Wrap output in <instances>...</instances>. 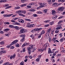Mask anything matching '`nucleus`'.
<instances>
[{"label": "nucleus", "mask_w": 65, "mask_h": 65, "mask_svg": "<svg viewBox=\"0 0 65 65\" xmlns=\"http://www.w3.org/2000/svg\"><path fill=\"white\" fill-rule=\"evenodd\" d=\"M41 29H42V28H35L34 29H33L31 31V32H32V33H34V32H35V31H40V30H41Z\"/></svg>", "instance_id": "1"}, {"label": "nucleus", "mask_w": 65, "mask_h": 65, "mask_svg": "<svg viewBox=\"0 0 65 65\" xmlns=\"http://www.w3.org/2000/svg\"><path fill=\"white\" fill-rule=\"evenodd\" d=\"M51 28H50L47 30V32L46 34V36H49L50 35V33L51 32Z\"/></svg>", "instance_id": "2"}, {"label": "nucleus", "mask_w": 65, "mask_h": 65, "mask_svg": "<svg viewBox=\"0 0 65 65\" xmlns=\"http://www.w3.org/2000/svg\"><path fill=\"white\" fill-rule=\"evenodd\" d=\"M63 9L64 8L63 7L59 8L58 9V12H61L62 11H63Z\"/></svg>", "instance_id": "3"}, {"label": "nucleus", "mask_w": 65, "mask_h": 65, "mask_svg": "<svg viewBox=\"0 0 65 65\" xmlns=\"http://www.w3.org/2000/svg\"><path fill=\"white\" fill-rule=\"evenodd\" d=\"M61 23H62V21L61 20L59 21L58 23V25L60 26L59 27V29H62V26H62V24H61Z\"/></svg>", "instance_id": "4"}, {"label": "nucleus", "mask_w": 65, "mask_h": 65, "mask_svg": "<svg viewBox=\"0 0 65 65\" xmlns=\"http://www.w3.org/2000/svg\"><path fill=\"white\" fill-rule=\"evenodd\" d=\"M46 49V47H45L44 48H42L41 49H38V51H39L40 52H42L44 51H45Z\"/></svg>", "instance_id": "5"}, {"label": "nucleus", "mask_w": 65, "mask_h": 65, "mask_svg": "<svg viewBox=\"0 0 65 65\" xmlns=\"http://www.w3.org/2000/svg\"><path fill=\"white\" fill-rule=\"evenodd\" d=\"M18 40H14L10 44V45H13V44H14L15 43H16L18 42Z\"/></svg>", "instance_id": "6"}, {"label": "nucleus", "mask_w": 65, "mask_h": 65, "mask_svg": "<svg viewBox=\"0 0 65 65\" xmlns=\"http://www.w3.org/2000/svg\"><path fill=\"white\" fill-rule=\"evenodd\" d=\"M27 49L28 50V53L29 55H30L31 52V47H28L27 48Z\"/></svg>", "instance_id": "7"}, {"label": "nucleus", "mask_w": 65, "mask_h": 65, "mask_svg": "<svg viewBox=\"0 0 65 65\" xmlns=\"http://www.w3.org/2000/svg\"><path fill=\"white\" fill-rule=\"evenodd\" d=\"M45 5L44 4H42V6H40L39 7H38L37 8V9H39L40 8H42V7H44V5Z\"/></svg>", "instance_id": "8"}, {"label": "nucleus", "mask_w": 65, "mask_h": 65, "mask_svg": "<svg viewBox=\"0 0 65 65\" xmlns=\"http://www.w3.org/2000/svg\"><path fill=\"white\" fill-rule=\"evenodd\" d=\"M57 17H58L57 15H54L52 17V19H53V20H55V19H56V18H57Z\"/></svg>", "instance_id": "9"}, {"label": "nucleus", "mask_w": 65, "mask_h": 65, "mask_svg": "<svg viewBox=\"0 0 65 65\" xmlns=\"http://www.w3.org/2000/svg\"><path fill=\"white\" fill-rule=\"evenodd\" d=\"M15 29H16V30H19V29H20V28H19V27L18 26H14V28Z\"/></svg>", "instance_id": "10"}, {"label": "nucleus", "mask_w": 65, "mask_h": 65, "mask_svg": "<svg viewBox=\"0 0 65 65\" xmlns=\"http://www.w3.org/2000/svg\"><path fill=\"white\" fill-rule=\"evenodd\" d=\"M28 44V43L26 42L24 43L22 45V47H24V46H26V45H27Z\"/></svg>", "instance_id": "11"}, {"label": "nucleus", "mask_w": 65, "mask_h": 65, "mask_svg": "<svg viewBox=\"0 0 65 65\" xmlns=\"http://www.w3.org/2000/svg\"><path fill=\"white\" fill-rule=\"evenodd\" d=\"M52 52L51 50V48H49L48 49V54H52Z\"/></svg>", "instance_id": "12"}, {"label": "nucleus", "mask_w": 65, "mask_h": 65, "mask_svg": "<svg viewBox=\"0 0 65 65\" xmlns=\"http://www.w3.org/2000/svg\"><path fill=\"white\" fill-rule=\"evenodd\" d=\"M55 13H56V11H55V10H53L52 11V14H53V15H54V14H55Z\"/></svg>", "instance_id": "13"}, {"label": "nucleus", "mask_w": 65, "mask_h": 65, "mask_svg": "<svg viewBox=\"0 0 65 65\" xmlns=\"http://www.w3.org/2000/svg\"><path fill=\"white\" fill-rule=\"evenodd\" d=\"M1 54H4V53H6V52L5 51H0Z\"/></svg>", "instance_id": "14"}, {"label": "nucleus", "mask_w": 65, "mask_h": 65, "mask_svg": "<svg viewBox=\"0 0 65 65\" xmlns=\"http://www.w3.org/2000/svg\"><path fill=\"white\" fill-rule=\"evenodd\" d=\"M20 37H23V38H25V34H21L20 35Z\"/></svg>", "instance_id": "15"}, {"label": "nucleus", "mask_w": 65, "mask_h": 65, "mask_svg": "<svg viewBox=\"0 0 65 65\" xmlns=\"http://www.w3.org/2000/svg\"><path fill=\"white\" fill-rule=\"evenodd\" d=\"M36 50V48H32L31 50L32 53H33V52H35V51Z\"/></svg>", "instance_id": "16"}, {"label": "nucleus", "mask_w": 65, "mask_h": 65, "mask_svg": "<svg viewBox=\"0 0 65 65\" xmlns=\"http://www.w3.org/2000/svg\"><path fill=\"white\" fill-rule=\"evenodd\" d=\"M41 34L40 33V34H39L38 36V38H40L41 36Z\"/></svg>", "instance_id": "17"}, {"label": "nucleus", "mask_w": 65, "mask_h": 65, "mask_svg": "<svg viewBox=\"0 0 65 65\" xmlns=\"http://www.w3.org/2000/svg\"><path fill=\"white\" fill-rule=\"evenodd\" d=\"M9 30H10L9 29L6 28L4 30V32H6V31H9Z\"/></svg>", "instance_id": "18"}, {"label": "nucleus", "mask_w": 65, "mask_h": 65, "mask_svg": "<svg viewBox=\"0 0 65 65\" xmlns=\"http://www.w3.org/2000/svg\"><path fill=\"white\" fill-rule=\"evenodd\" d=\"M6 2V1L5 0H2L0 1V3Z\"/></svg>", "instance_id": "19"}, {"label": "nucleus", "mask_w": 65, "mask_h": 65, "mask_svg": "<svg viewBox=\"0 0 65 65\" xmlns=\"http://www.w3.org/2000/svg\"><path fill=\"white\" fill-rule=\"evenodd\" d=\"M29 5L30 6L34 5H35V4L34 3H29Z\"/></svg>", "instance_id": "20"}, {"label": "nucleus", "mask_w": 65, "mask_h": 65, "mask_svg": "<svg viewBox=\"0 0 65 65\" xmlns=\"http://www.w3.org/2000/svg\"><path fill=\"white\" fill-rule=\"evenodd\" d=\"M20 31V32H21L22 33H24V31H25V29L24 28L22 29H21Z\"/></svg>", "instance_id": "21"}, {"label": "nucleus", "mask_w": 65, "mask_h": 65, "mask_svg": "<svg viewBox=\"0 0 65 65\" xmlns=\"http://www.w3.org/2000/svg\"><path fill=\"white\" fill-rule=\"evenodd\" d=\"M14 56H13V55H12V56H11L10 57V59H14Z\"/></svg>", "instance_id": "22"}, {"label": "nucleus", "mask_w": 65, "mask_h": 65, "mask_svg": "<svg viewBox=\"0 0 65 65\" xmlns=\"http://www.w3.org/2000/svg\"><path fill=\"white\" fill-rule=\"evenodd\" d=\"M24 40H25V38H23L21 39L20 41L21 42H24Z\"/></svg>", "instance_id": "23"}, {"label": "nucleus", "mask_w": 65, "mask_h": 65, "mask_svg": "<svg viewBox=\"0 0 65 65\" xmlns=\"http://www.w3.org/2000/svg\"><path fill=\"white\" fill-rule=\"evenodd\" d=\"M4 42L3 41H2L0 42V44L1 45H4Z\"/></svg>", "instance_id": "24"}, {"label": "nucleus", "mask_w": 65, "mask_h": 65, "mask_svg": "<svg viewBox=\"0 0 65 65\" xmlns=\"http://www.w3.org/2000/svg\"><path fill=\"white\" fill-rule=\"evenodd\" d=\"M20 7L19 6L16 7L14 8V9H20Z\"/></svg>", "instance_id": "25"}, {"label": "nucleus", "mask_w": 65, "mask_h": 65, "mask_svg": "<svg viewBox=\"0 0 65 65\" xmlns=\"http://www.w3.org/2000/svg\"><path fill=\"white\" fill-rule=\"evenodd\" d=\"M9 27L11 28H14V26L12 25H10L9 26Z\"/></svg>", "instance_id": "26"}, {"label": "nucleus", "mask_w": 65, "mask_h": 65, "mask_svg": "<svg viewBox=\"0 0 65 65\" xmlns=\"http://www.w3.org/2000/svg\"><path fill=\"white\" fill-rule=\"evenodd\" d=\"M22 12V11L21 10L17 11L16 12V13H21Z\"/></svg>", "instance_id": "27"}, {"label": "nucleus", "mask_w": 65, "mask_h": 65, "mask_svg": "<svg viewBox=\"0 0 65 65\" xmlns=\"http://www.w3.org/2000/svg\"><path fill=\"white\" fill-rule=\"evenodd\" d=\"M13 15V14H9L7 15L6 17H9L11 16V15Z\"/></svg>", "instance_id": "28"}, {"label": "nucleus", "mask_w": 65, "mask_h": 65, "mask_svg": "<svg viewBox=\"0 0 65 65\" xmlns=\"http://www.w3.org/2000/svg\"><path fill=\"white\" fill-rule=\"evenodd\" d=\"M25 52V48H23V50L21 51V52Z\"/></svg>", "instance_id": "29"}, {"label": "nucleus", "mask_w": 65, "mask_h": 65, "mask_svg": "<svg viewBox=\"0 0 65 65\" xmlns=\"http://www.w3.org/2000/svg\"><path fill=\"white\" fill-rule=\"evenodd\" d=\"M65 0H58V2H65Z\"/></svg>", "instance_id": "30"}, {"label": "nucleus", "mask_w": 65, "mask_h": 65, "mask_svg": "<svg viewBox=\"0 0 65 65\" xmlns=\"http://www.w3.org/2000/svg\"><path fill=\"white\" fill-rule=\"evenodd\" d=\"M25 20H26V21H28L29 22L31 21V20L28 19H25Z\"/></svg>", "instance_id": "31"}, {"label": "nucleus", "mask_w": 65, "mask_h": 65, "mask_svg": "<svg viewBox=\"0 0 65 65\" xmlns=\"http://www.w3.org/2000/svg\"><path fill=\"white\" fill-rule=\"evenodd\" d=\"M4 24L5 25H6V24H7L8 25H9L10 24V23L9 22H5L4 23Z\"/></svg>", "instance_id": "32"}, {"label": "nucleus", "mask_w": 65, "mask_h": 65, "mask_svg": "<svg viewBox=\"0 0 65 65\" xmlns=\"http://www.w3.org/2000/svg\"><path fill=\"white\" fill-rule=\"evenodd\" d=\"M39 14H42V12L41 11H39L37 12Z\"/></svg>", "instance_id": "33"}, {"label": "nucleus", "mask_w": 65, "mask_h": 65, "mask_svg": "<svg viewBox=\"0 0 65 65\" xmlns=\"http://www.w3.org/2000/svg\"><path fill=\"white\" fill-rule=\"evenodd\" d=\"M44 46H45V47H47V46H48V43H46L45 44Z\"/></svg>", "instance_id": "34"}, {"label": "nucleus", "mask_w": 65, "mask_h": 65, "mask_svg": "<svg viewBox=\"0 0 65 65\" xmlns=\"http://www.w3.org/2000/svg\"><path fill=\"white\" fill-rule=\"evenodd\" d=\"M64 40V38H63L60 40V42H63Z\"/></svg>", "instance_id": "35"}, {"label": "nucleus", "mask_w": 65, "mask_h": 65, "mask_svg": "<svg viewBox=\"0 0 65 65\" xmlns=\"http://www.w3.org/2000/svg\"><path fill=\"white\" fill-rule=\"evenodd\" d=\"M44 12L45 13H47V9H45L44 10Z\"/></svg>", "instance_id": "36"}, {"label": "nucleus", "mask_w": 65, "mask_h": 65, "mask_svg": "<svg viewBox=\"0 0 65 65\" xmlns=\"http://www.w3.org/2000/svg\"><path fill=\"white\" fill-rule=\"evenodd\" d=\"M15 46L17 47H19V44L18 43H17L16 44Z\"/></svg>", "instance_id": "37"}, {"label": "nucleus", "mask_w": 65, "mask_h": 65, "mask_svg": "<svg viewBox=\"0 0 65 65\" xmlns=\"http://www.w3.org/2000/svg\"><path fill=\"white\" fill-rule=\"evenodd\" d=\"M51 40H52V39H51V37H49V41L50 42L51 41Z\"/></svg>", "instance_id": "38"}, {"label": "nucleus", "mask_w": 65, "mask_h": 65, "mask_svg": "<svg viewBox=\"0 0 65 65\" xmlns=\"http://www.w3.org/2000/svg\"><path fill=\"white\" fill-rule=\"evenodd\" d=\"M24 64V62L23 61H22L20 63V65H23Z\"/></svg>", "instance_id": "39"}, {"label": "nucleus", "mask_w": 65, "mask_h": 65, "mask_svg": "<svg viewBox=\"0 0 65 65\" xmlns=\"http://www.w3.org/2000/svg\"><path fill=\"white\" fill-rule=\"evenodd\" d=\"M33 25H34V24H29V28H32L33 27Z\"/></svg>", "instance_id": "40"}, {"label": "nucleus", "mask_w": 65, "mask_h": 65, "mask_svg": "<svg viewBox=\"0 0 65 65\" xmlns=\"http://www.w3.org/2000/svg\"><path fill=\"white\" fill-rule=\"evenodd\" d=\"M26 6V4H24L21 5V7H23V6Z\"/></svg>", "instance_id": "41"}, {"label": "nucleus", "mask_w": 65, "mask_h": 65, "mask_svg": "<svg viewBox=\"0 0 65 65\" xmlns=\"http://www.w3.org/2000/svg\"><path fill=\"white\" fill-rule=\"evenodd\" d=\"M45 33V31H44V30H43L41 32V34H44V33Z\"/></svg>", "instance_id": "42"}, {"label": "nucleus", "mask_w": 65, "mask_h": 65, "mask_svg": "<svg viewBox=\"0 0 65 65\" xmlns=\"http://www.w3.org/2000/svg\"><path fill=\"white\" fill-rule=\"evenodd\" d=\"M19 19V18H14L13 19V20H18Z\"/></svg>", "instance_id": "43"}, {"label": "nucleus", "mask_w": 65, "mask_h": 65, "mask_svg": "<svg viewBox=\"0 0 65 65\" xmlns=\"http://www.w3.org/2000/svg\"><path fill=\"white\" fill-rule=\"evenodd\" d=\"M50 22V20H46L44 21V23H47V22Z\"/></svg>", "instance_id": "44"}, {"label": "nucleus", "mask_w": 65, "mask_h": 65, "mask_svg": "<svg viewBox=\"0 0 65 65\" xmlns=\"http://www.w3.org/2000/svg\"><path fill=\"white\" fill-rule=\"evenodd\" d=\"M11 6H9L8 7H6L5 9H8V8H11Z\"/></svg>", "instance_id": "45"}, {"label": "nucleus", "mask_w": 65, "mask_h": 65, "mask_svg": "<svg viewBox=\"0 0 65 65\" xmlns=\"http://www.w3.org/2000/svg\"><path fill=\"white\" fill-rule=\"evenodd\" d=\"M20 23H24V20L21 19V21Z\"/></svg>", "instance_id": "46"}, {"label": "nucleus", "mask_w": 65, "mask_h": 65, "mask_svg": "<svg viewBox=\"0 0 65 65\" xmlns=\"http://www.w3.org/2000/svg\"><path fill=\"white\" fill-rule=\"evenodd\" d=\"M49 24L50 25H53V24H54V22H50Z\"/></svg>", "instance_id": "47"}, {"label": "nucleus", "mask_w": 65, "mask_h": 65, "mask_svg": "<svg viewBox=\"0 0 65 65\" xmlns=\"http://www.w3.org/2000/svg\"><path fill=\"white\" fill-rule=\"evenodd\" d=\"M37 16V15L36 14H34L33 15V17H36Z\"/></svg>", "instance_id": "48"}, {"label": "nucleus", "mask_w": 65, "mask_h": 65, "mask_svg": "<svg viewBox=\"0 0 65 65\" xmlns=\"http://www.w3.org/2000/svg\"><path fill=\"white\" fill-rule=\"evenodd\" d=\"M40 60V59H39L38 58L36 60V61L37 62H39V61Z\"/></svg>", "instance_id": "49"}, {"label": "nucleus", "mask_w": 65, "mask_h": 65, "mask_svg": "<svg viewBox=\"0 0 65 65\" xmlns=\"http://www.w3.org/2000/svg\"><path fill=\"white\" fill-rule=\"evenodd\" d=\"M57 4H58V3H55L53 4V5H57Z\"/></svg>", "instance_id": "50"}, {"label": "nucleus", "mask_w": 65, "mask_h": 65, "mask_svg": "<svg viewBox=\"0 0 65 65\" xmlns=\"http://www.w3.org/2000/svg\"><path fill=\"white\" fill-rule=\"evenodd\" d=\"M27 8H31V6H27Z\"/></svg>", "instance_id": "51"}, {"label": "nucleus", "mask_w": 65, "mask_h": 65, "mask_svg": "<svg viewBox=\"0 0 65 65\" xmlns=\"http://www.w3.org/2000/svg\"><path fill=\"white\" fill-rule=\"evenodd\" d=\"M11 22H12V23H15L16 22V21H15L14 20H11Z\"/></svg>", "instance_id": "52"}, {"label": "nucleus", "mask_w": 65, "mask_h": 65, "mask_svg": "<svg viewBox=\"0 0 65 65\" xmlns=\"http://www.w3.org/2000/svg\"><path fill=\"white\" fill-rule=\"evenodd\" d=\"M59 30H56L55 31V32L56 33H58V32H59Z\"/></svg>", "instance_id": "53"}, {"label": "nucleus", "mask_w": 65, "mask_h": 65, "mask_svg": "<svg viewBox=\"0 0 65 65\" xmlns=\"http://www.w3.org/2000/svg\"><path fill=\"white\" fill-rule=\"evenodd\" d=\"M62 33L60 34H59V35L60 36V37H62Z\"/></svg>", "instance_id": "54"}, {"label": "nucleus", "mask_w": 65, "mask_h": 65, "mask_svg": "<svg viewBox=\"0 0 65 65\" xmlns=\"http://www.w3.org/2000/svg\"><path fill=\"white\" fill-rule=\"evenodd\" d=\"M14 47L13 46H12L10 48V49H13L14 48Z\"/></svg>", "instance_id": "55"}, {"label": "nucleus", "mask_w": 65, "mask_h": 65, "mask_svg": "<svg viewBox=\"0 0 65 65\" xmlns=\"http://www.w3.org/2000/svg\"><path fill=\"white\" fill-rule=\"evenodd\" d=\"M0 33L1 34H3V33H4V31H0Z\"/></svg>", "instance_id": "56"}, {"label": "nucleus", "mask_w": 65, "mask_h": 65, "mask_svg": "<svg viewBox=\"0 0 65 65\" xmlns=\"http://www.w3.org/2000/svg\"><path fill=\"white\" fill-rule=\"evenodd\" d=\"M15 24H16V25H20V23H19L15 22Z\"/></svg>", "instance_id": "57"}, {"label": "nucleus", "mask_w": 65, "mask_h": 65, "mask_svg": "<svg viewBox=\"0 0 65 65\" xmlns=\"http://www.w3.org/2000/svg\"><path fill=\"white\" fill-rule=\"evenodd\" d=\"M61 56V54H58L57 55V57H58V56Z\"/></svg>", "instance_id": "58"}, {"label": "nucleus", "mask_w": 65, "mask_h": 65, "mask_svg": "<svg viewBox=\"0 0 65 65\" xmlns=\"http://www.w3.org/2000/svg\"><path fill=\"white\" fill-rule=\"evenodd\" d=\"M22 12H23V13H26V11H23Z\"/></svg>", "instance_id": "59"}, {"label": "nucleus", "mask_w": 65, "mask_h": 65, "mask_svg": "<svg viewBox=\"0 0 65 65\" xmlns=\"http://www.w3.org/2000/svg\"><path fill=\"white\" fill-rule=\"evenodd\" d=\"M61 52H62V53H65V50H63Z\"/></svg>", "instance_id": "60"}, {"label": "nucleus", "mask_w": 65, "mask_h": 65, "mask_svg": "<svg viewBox=\"0 0 65 65\" xmlns=\"http://www.w3.org/2000/svg\"><path fill=\"white\" fill-rule=\"evenodd\" d=\"M49 25H50V24H48L46 25L45 26V27H48V26H49Z\"/></svg>", "instance_id": "61"}, {"label": "nucleus", "mask_w": 65, "mask_h": 65, "mask_svg": "<svg viewBox=\"0 0 65 65\" xmlns=\"http://www.w3.org/2000/svg\"><path fill=\"white\" fill-rule=\"evenodd\" d=\"M36 54H35L33 56V58H35V57L36 56Z\"/></svg>", "instance_id": "62"}, {"label": "nucleus", "mask_w": 65, "mask_h": 65, "mask_svg": "<svg viewBox=\"0 0 65 65\" xmlns=\"http://www.w3.org/2000/svg\"><path fill=\"white\" fill-rule=\"evenodd\" d=\"M6 47L7 48H9L10 47V45H8L6 46Z\"/></svg>", "instance_id": "63"}, {"label": "nucleus", "mask_w": 65, "mask_h": 65, "mask_svg": "<svg viewBox=\"0 0 65 65\" xmlns=\"http://www.w3.org/2000/svg\"><path fill=\"white\" fill-rule=\"evenodd\" d=\"M3 62V60H2L0 62V64H1V63H2Z\"/></svg>", "instance_id": "64"}]
</instances>
